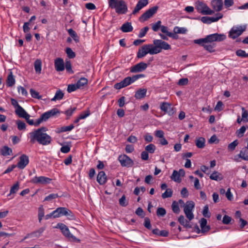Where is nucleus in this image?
Here are the masks:
<instances>
[{
	"label": "nucleus",
	"instance_id": "obj_1",
	"mask_svg": "<svg viewBox=\"0 0 248 248\" xmlns=\"http://www.w3.org/2000/svg\"><path fill=\"white\" fill-rule=\"evenodd\" d=\"M226 36L224 34L214 33L207 35L205 38L195 39L193 41L195 44L203 47L208 52L212 53L215 51V44L211 43L214 42H221L224 40Z\"/></svg>",
	"mask_w": 248,
	"mask_h": 248
},
{
	"label": "nucleus",
	"instance_id": "obj_2",
	"mask_svg": "<svg viewBox=\"0 0 248 248\" xmlns=\"http://www.w3.org/2000/svg\"><path fill=\"white\" fill-rule=\"evenodd\" d=\"M46 131L47 128L43 126L30 133V142L34 143L35 141H37L39 144L43 145L50 144L52 138L46 133Z\"/></svg>",
	"mask_w": 248,
	"mask_h": 248
},
{
	"label": "nucleus",
	"instance_id": "obj_3",
	"mask_svg": "<svg viewBox=\"0 0 248 248\" xmlns=\"http://www.w3.org/2000/svg\"><path fill=\"white\" fill-rule=\"evenodd\" d=\"M143 49L147 54H156L161 52L162 50H170V46L167 42L161 39H155L153 41V44L145 45L142 46Z\"/></svg>",
	"mask_w": 248,
	"mask_h": 248
},
{
	"label": "nucleus",
	"instance_id": "obj_4",
	"mask_svg": "<svg viewBox=\"0 0 248 248\" xmlns=\"http://www.w3.org/2000/svg\"><path fill=\"white\" fill-rule=\"evenodd\" d=\"M109 7L114 8L116 12L118 14H124L127 11V5L124 0L117 1Z\"/></svg>",
	"mask_w": 248,
	"mask_h": 248
},
{
	"label": "nucleus",
	"instance_id": "obj_5",
	"mask_svg": "<svg viewBox=\"0 0 248 248\" xmlns=\"http://www.w3.org/2000/svg\"><path fill=\"white\" fill-rule=\"evenodd\" d=\"M55 228H59L61 230L62 234L67 238H71L74 241L79 242L80 240L72 234L68 228L63 223H58Z\"/></svg>",
	"mask_w": 248,
	"mask_h": 248
},
{
	"label": "nucleus",
	"instance_id": "obj_6",
	"mask_svg": "<svg viewBox=\"0 0 248 248\" xmlns=\"http://www.w3.org/2000/svg\"><path fill=\"white\" fill-rule=\"evenodd\" d=\"M195 8L199 13L202 15H211L214 13V11L210 9L206 4L198 1L196 3Z\"/></svg>",
	"mask_w": 248,
	"mask_h": 248
},
{
	"label": "nucleus",
	"instance_id": "obj_7",
	"mask_svg": "<svg viewBox=\"0 0 248 248\" xmlns=\"http://www.w3.org/2000/svg\"><path fill=\"white\" fill-rule=\"evenodd\" d=\"M158 6H155L146 11L140 17V22H144L152 17L157 11Z\"/></svg>",
	"mask_w": 248,
	"mask_h": 248
},
{
	"label": "nucleus",
	"instance_id": "obj_8",
	"mask_svg": "<svg viewBox=\"0 0 248 248\" xmlns=\"http://www.w3.org/2000/svg\"><path fill=\"white\" fill-rule=\"evenodd\" d=\"M246 29L245 26L233 27L230 31L228 36L233 39L237 38L245 31Z\"/></svg>",
	"mask_w": 248,
	"mask_h": 248
},
{
	"label": "nucleus",
	"instance_id": "obj_9",
	"mask_svg": "<svg viewBox=\"0 0 248 248\" xmlns=\"http://www.w3.org/2000/svg\"><path fill=\"white\" fill-rule=\"evenodd\" d=\"M118 160L123 167L127 168L132 167L134 165L133 161L127 155H120L118 157Z\"/></svg>",
	"mask_w": 248,
	"mask_h": 248
},
{
	"label": "nucleus",
	"instance_id": "obj_10",
	"mask_svg": "<svg viewBox=\"0 0 248 248\" xmlns=\"http://www.w3.org/2000/svg\"><path fill=\"white\" fill-rule=\"evenodd\" d=\"M160 109L165 113L168 114L170 116H172L175 111V108L171 107L170 103L168 102H162L160 105Z\"/></svg>",
	"mask_w": 248,
	"mask_h": 248
},
{
	"label": "nucleus",
	"instance_id": "obj_11",
	"mask_svg": "<svg viewBox=\"0 0 248 248\" xmlns=\"http://www.w3.org/2000/svg\"><path fill=\"white\" fill-rule=\"evenodd\" d=\"M216 16V17L203 16L201 18V20L204 24H209L217 21L223 17V15L220 13L217 14Z\"/></svg>",
	"mask_w": 248,
	"mask_h": 248
},
{
	"label": "nucleus",
	"instance_id": "obj_12",
	"mask_svg": "<svg viewBox=\"0 0 248 248\" xmlns=\"http://www.w3.org/2000/svg\"><path fill=\"white\" fill-rule=\"evenodd\" d=\"M147 66V63L144 62H140L132 66L130 69V71L131 73L140 72L145 70Z\"/></svg>",
	"mask_w": 248,
	"mask_h": 248
},
{
	"label": "nucleus",
	"instance_id": "obj_13",
	"mask_svg": "<svg viewBox=\"0 0 248 248\" xmlns=\"http://www.w3.org/2000/svg\"><path fill=\"white\" fill-rule=\"evenodd\" d=\"M29 157L27 155H22L19 157V161L17 164V167L20 169H23L29 164Z\"/></svg>",
	"mask_w": 248,
	"mask_h": 248
},
{
	"label": "nucleus",
	"instance_id": "obj_14",
	"mask_svg": "<svg viewBox=\"0 0 248 248\" xmlns=\"http://www.w3.org/2000/svg\"><path fill=\"white\" fill-rule=\"evenodd\" d=\"M51 179L45 176H35L31 182L34 184H47L50 183Z\"/></svg>",
	"mask_w": 248,
	"mask_h": 248
},
{
	"label": "nucleus",
	"instance_id": "obj_15",
	"mask_svg": "<svg viewBox=\"0 0 248 248\" xmlns=\"http://www.w3.org/2000/svg\"><path fill=\"white\" fill-rule=\"evenodd\" d=\"M131 84L129 77L124 78L123 80L119 83L114 84V87L115 89L120 90L123 88L127 87Z\"/></svg>",
	"mask_w": 248,
	"mask_h": 248
},
{
	"label": "nucleus",
	"instance_id": "obj_16",
	"mask_svg": "<svg viewBox=\"0 0 248 248\" xmlns=\"http://www.w3.org/2000/svg\"><path fill=\"white\" fill-rule=\"evenodd\" d=\"M148 4V0H140L133 11L132 14L136 15L140 10H141L143 7L146 6Z\"/></svg>",
	"mask_w": 248,
	"mask_h": 248
},
{
	"label": "nucleus",
	"instance_id": "obj_17",
	"mask_svg": "<svg viewBox=\"0 0 248 248\" xmlns=\"http://www.w3.org/2000/svg\"><path fill=\"white\" fill-rule=\"evenodd\" d=\"M54 65L56 70L58 72L62 71L64 70V63L62 58H57L55 60Z\"/></svg>",
	"mask_w": 248,
	"mask_h": 248
},
{
	"label": "nucleus",
	"instance_id": "obj_18",
	"mask_svg": "<svg viewBox=\"0 0 248 248\" xmlns=\"http://www.w3.org/2000/svg\"><path fill=\"white\" fill-rule=\"evenodd\" d=\"M211 4L212 8L217 12H219L222 9L223 1L222 0H213Z\"/></svg>",
	"mask_w": 248,
	"mask_h": 248
},
{
	"label": "nucleus",
	"instance_id": "obj_19",
	"mask_svg": "<svg viewBox=\"0 0 248 248\" xmlns=\"http://www.w3.org/2000/svg\"><path fill=\"white\" fill-rule=\"evenodd\" d=\"M97 181L100 185H104L107 182V176L104 171H100L97 176Z\"/></svg>",
	"mask_w": 248,
	"mask_h": 248
},
{
	"label": "nucleus",
	"instance_id": "obj_20",
	"mask_svg": "<svg viewBox=\"0 0 248 248\" xmlns=\"http://www.w3.org/2000/svg\"><path fill=\"white\" fill-rule=\"evenodd\" d=\"M67 208L65 207H58L55 210L53 211L54 218L59 217L61 216H64L66 212Z\"/></svg>",
	"mask_w": 248,
	"mask_h": 248
},
{
	"label": "nucleus",
	"instance_id": "obj_21",
	"mask_svg": "<svg viewBox=\"0 0 248 248\" xmlns=\"http://www.w3.org/2000/svg\"><path fill=\"white\" fill-rule=\"evenodd\" d=\"M178 222L186 228H191L192 225L190 224V221H188L185 219V217L183 215H181L178 219Z\"/></svg>",
	"mask_w": 248,
	"mask_h": 248
},
{
	"label": "nucleus",
	"instance_id": "obj_22",
	"mask_svg": "<svg viewBox=\"0 0 248 248\" xmlns=\"http://www.w3.org/2000/svg\"><path fill=\"white\" fill-rule=\"evenodd\" d=\"M207 221L204 218H202L200 220V225L201 227V232L205 233L208 232L210 229L209 226H207Z\"/></svg>",
	"mask_w": 248,
	"mask_h": 248
},
{
	"label": "nucleus",
	"instance_id": "obj_23",
	"mask_svg": "<svg viewBox=\"0 0 248 248\" xmlns=\"http://www.w3.org/2000/svg\"><path fill=\"white\" fill-rule=\"evenodd\" d=\"M120 29L124 32H128L132 31L133 28L131 22H126L122 25Z\"/></svg>",
	"mask_w": 248,
	"mask_h": 248
},
{
	"label": "nucleus",
	"instance_id": "obj_24",
	"mask_svg": "<svg viewBox=\"0 0 248 248\" xmlns=\"http://www.w3.org/2000/svg\"><path fill=\"white\" fill-rule=\"evenodd\" d=\"M147 92L146 89H140L135 92V97L137 99H140L145 97Z\"/></svg>",
	"mask_w": 248,
	"mask_h": 248
},
{
	"label": "nucleus",
	"instance_id": "obj_25",
	"mask_svg": "<svg viewBox=\"0 0 248 248\" xmlns=\"http://www.w3.org/2000/svg\"><path fill=\"white\" fill-rule=\"evenodd\" d=\"M15 112L20 118H24L28 117V113L21 106H19L18 108L16 109Z\"/></svg>",
	"mask_w": 248,
	"mask_h": 248
},
{
	"label": "nucleus",
	"instance_id": "obj_26",
	"mask_svg": "<svg viewBox=\"0 0 248 248\" xmlns=\"http://www.w3.org/2000/svg\"><path fill=\"white\" fill-rule=\"evenodd\" d=\"M49 118L46 112L43 113L40 117L35 122V126H38L41 123L46 121Z\"/></svg>",
	"mask_w": 248,
	"mask_h": 248
},
{
	"label": "nucleus",
	"instance_id": "obj_27",
	"mask_svg": "<svg viewBox=\"0 0 248 248\" xmlns=\"http://www.w3.org/2000/svg\"><path fill=\"white\" fill-rule=\"evenodd\" d=\"M238 156L244 160L248 161V149L243 148L240 151Z\"/></svg>",
	"mask_w": 248,
	"mask_h": 248
},
{
	"label": "nucleus",
	"instance_id": "obj_28",
	"mask_svg": "<svg viewBox=\"0 0 248 248\" xmlns=\"http://www.w3.org/2000/svg\"><path fill=\"white\" fill-rule=\"evenodd\" d=\"M210 178L211 180L219 181H221L223 179V177L220 173L218 171H215L210 175Z\"/></svg>",
	"mask_w": 248,
	"mask_h": 248
},
{
	"label": "nucleus",
	"instance_id": "obj_29",
	"mask_svg": "<svg viewBox=\"0 0 248 248\" xmlns=\"http://www.w3.org/2000/svg\"><path fill=\"white\" fill-rule=\"evenodd\" d=\"M1 154L3 156L10 155L12 153V150L7 146H4L0 149Z\"/></svg>",
	"mask_w": 248,
	"mask_h": 248
},
{
	"label": "nucleus",
	"instance_id": "obj_30",
	"mask_svg": "<svg viewBox=\"0 0 248 248\" xmlns=\"http://www.w3.org/2000/svg\"><path fill=\"white\" fill-rule=\"evenodd\" d=\"M205 140L204 138L200 137L195 141L196 145L199 148H203L205 146Z\"/></svg>",
	"mask_w": 248,
	"mask_h": 248
},
{
	"label": "nucleus",
	"instance_id": "obj_31",
	"mask_svg": "<svg viewBox=\"0 0 248 248\" xmlns=\"http://www.w3.org/2000/svg\"><path fill=\"white\" fill-rule=\"evenodd\" d=\"M63 96L64 93L61 90H57L54 97L51 99V101H55L58 100H61L63 98Z\"/></svg>",
	"mask_w": 248,
	"mask_h": 248
},
{
	"label": "nucleus",
	"instance_id": "obj_32",
	"mask_svg": "<svg viewBox=\"0 0 248 248\" xmlns=\"http://www.w3.org/2000/svg\"><path fill=\"white\" fill-rule=\"evenodd\" d=\"M195 206L193 201H188L184 206V211H192Z\"/></svg>",
	"mask_w": 248,
	"mask_h": 248
},
{
	"label": "nucleus",
	"instance_id": "obj_33",
	"mask_svg": "<svg viewBox=\"0 0 248 248\" xmlns=\"http://www.w3.org/2000/svg\"><path fill=\"white\" fill-rule=\"evenodd\" d=\"M88 80L85 78H81L77 82V87L80 89L82 88L85 85L87 84Z\"/></svg>",
	"mask_w": 248,
	"mask_h": 248
},
{
	"label": "nucleus",
	"instance_id": "obj_34",
	"mask_svg": "<svg viewBox=\"0 0 248 248\" xmlns=\"http://www.w3.org/2000/svg\"><path fill=\"white\" fill-rule=\"evenodd\" d=\"M68 32L76 43H78L79 42V37L77 35L76 32L75 31H74L72 29H69L68 30Z\"/></svg>",
	"mask_w": 248,
	"mask_h": 248
},
{
	"label": "nucleus",
	"instance_id": "obj_35",
	"mask_svg": "<svg viewBox=\"0 0 248 248\" xmlns=\"http://www.w3.org/2000/svg\"><path fill=\"white\" fill-rule=\"evenodd\" d=\"M15 83V79L14 78L12 73H11L7 77L6 80V85L8 87H11L14 85Z\"/></svg>",
	"mask_w": 248,
	"mask_h": 248
},
{
	"label": "nucleus",
	"instance_id": "obj_36",
	"mask_svg": "<svg viewBox=\"0 0 248 248\" xmlns=\"http://www.w3.org/2000/svg\"><path fill=\"white\" fill-rule=\"evenodd\" d=\"M42 62L37 59L34 62V69L36 73L40 74L41 72Z\"/></svg>",
	"mask_w": 248,
	"mask_h": 248
},
{
	"label": "nucleus",
	"instance_id": "obj_37",
	"mask_svg": "<svg viewBox=\"0 0 248 248\" xmlns=\"http://www.w3.org/2000/svg\"><path fill=\"white\" fill-rule=\"evenodd\" d=\"M170 178L174 181L177 183H180L182 180L180 177V174H178V172L176 170H173Z\"/></svg>",
	"mask_w": 248,
	"mask_h": 248
},
{
	"label": "nucleus",
	"instance_id": "obj_38",
	"mask_svg": "<svg viewBox=\"0 0 248 248\" xmlns=\"http://www.w3.org/2000/svg\"><path fill=\"white\" fill-rule=\"evenodd\" d=\"M16 124L17 125V128L19 130H25L26 128V124L21 121V120H17L16 121Z\"/></svg>",
	"mask_w": 248,
	"mask_h": 248
},
{
	"label": "nucleus",
	"instance_id": "obj_39",
	"mask_svg": "<svg viewBox=\"0 0 248 248\" xmlns=\"http://www.w3.org/2000/svg\"><path fill=\"white\" fill-rule=\"evenodd\" d=\"M145 151L149 153L153 154L156 149L155 146L153 144H150L145 147Z\"/></svg>",
	"mask_w": 248,
	"mask_h": 248
},
{
	"label": "nucleus",
	"instance_id": "obj_40",
	"mask_svg": "<svg viewBox=\"0 0 248 248\" xmlns=\"http://www.w3.org/2000/svg\"><path fill=\"white\" fill-rule=\"evenodd\" d=\"M65 52L67 57L70 59H73L76 57L75 53L70 47H67L66 48Z\"/></svg>",
	"mask_w": 248,
	"mask_h": 248
},
{
	"label": "nucleus",
	"instance_id": "obj_41",
	"mask_svg": "<svg viewBox=\"0 0 248 248\" xmlns=\"http://www.w3.org/2000/svg\"><path fill=\"white\" fill-rule=\"evenodd\" d=\"M238 142L237 140H234L230 143L228 146V150L230 151H233L235 150L236 146L238 145Z\"/></svg>",
	"mask_w": 248,
	"mask_h": 248
},
{
	"label": "nucleus",
	"instance_id": "obj_42",
	"mask_svg": "<svg viewBox=\"0 0 248 248\" xmlns=\"http://www.w3.org/2000/svg\"><path fill=\"white\" fill-rule=\"evenodd\" d=\"M171 207H172V211L174 213H176V214L179 213L180 210V208L179 207L178 203H177L175 201H174L172 203Z\"/></svg>",
	"mask_w": 248,
	"mask_h": 248
},
{
	"label": "nucleus",
	"instance_id": "obj_43",
	"mask_svg": "<svg viewBox=\"0 0 248 248\" xmlns=\"http://www.w3.org/2000/svg\"><path fill=\"white\" fill-rule=\"evenodd\" d=\"M242 118L244 122H248V111L244 107L242 108Z\"/></svg>",
	"mask_w": 248,
	"mask_h": 248
},
{
	"label": "nucleus",
	"instance_id": "obj_44",
	"mask_svg": "<svg viewBox=\"0 0 248 248\" xmlns=\"http://www.w3.org/2000/svg\"><path fill=\"white\" fill-rule=\"evenodd\" d=\"M172 195V190L170 188H167L166 191L162 194V197L163 199L170 198Z\"/></svg>",
	"mask_w": 248,
	"mask_h": 248
},
{
	"label": "nucleus",
	"instance_id": "obj_45",
	"mask_svg": "<svg viewBox=\"0 0 248 248\" xmlns=\"http://www.w3.org/2000/svg\"><path fill=\"white\" fill-rule=\"evenodd\" d=\"M19 188V185L18 182H16L15 184L11 188L10 193L9 195L16 193Z\"/></svg>",
	"mask_w": 248,
	"mask_h": 248
},
{
	"label": "nucleus",
	"instance_id": "obj_46",
	"mask_svg": "<svg viewBox=\"0 0 248 248\" xmlns=\"http://www.w3.org/2000/svg\"><path fill=\"white\" fill-rule=\"evenodd\" d=\"M30 93L31 97L34 98L38 99H42V96L39 95V93L32 89L30 90Z\"/></svg>",
	"mask_w": 248,
	"mask_h": 248
},
{
	"label": "nucleus",
	"instance_id": "obj_47",
	"mask_svg": "<svg viewBox=\"0 0 248 248\" xmlns=\"http://www.w3.org/2000/svg\"><path fill=\"white\" fill-rule=\"evenodd\" d=\"M246 130V127L245 126H242L239 129L236 131V136L239 138L243 137Z\"/></svg>",
	"mask_w": 248,
	"mask_h": 248
},
{
	"label": "nucleus",
	"instance_id": "obj_48",
	"mask_svg": "<svg viewBox=\"0 0 248 248\" xmlns=\"http://www.w3.org/2000/svg\"><path fill=\"white\" fill-rule=\"evenodd\" d=\"M144 77L145 75L144 74H138L133 76L132 77H129V78L130 79L131 84H132L139 78H144Z\"/></svg>",
	"mask_w": 248,
	"mask_h": 248
},
{
	"label": "nucleus",
	"instance_id": "obj_49",
	"mask_svg": "<svg viewBox=\"0 0 248 248\" xmlns=\"http://www.w3.org/2000/svg\"><path fill=\"white\" fill-rule=\"evenodd\" d=\"M144 77L145 75L144 74H138L133 76L132 77H129V78L130 79L131 84H132L139 78H144Z\"/></svg>",
	"mask_w": 248,
	"mask_h": 248
},
{
	"label": "nucleus",
	"instance_id": "obj_50",
	"mask_svg": "<svg viewBox=\"0 0 248 248\" xmlns=\"http://www.w3.org/2000/svg\"><path fill=\"white\" fill-rule=\"evenodd\" d=\"M147 55V52L143 49V47L141 46L140 48H139L138 52L137 57L138 58H142Z\"/></svg>",
	"mask_w": 248,
	"mask_h": 248
},
{
	"label": "nucleus",
	"instance_id": "obj_51",
	"mask_svg": "<svg viewBox=\"0 0 248 248\" xmlns=\"http://www.w3.org/2000/svg\"><path fill=\"white\" fill-rule=\"evenodd\" d=\"M66 71L71 74L74 73V71L72 68V65L70 61H66L65 66Z\"/></svg>",
	"mask_w": 248,
	"mask_h": 248
},
{
	"label": "nucleus",
	"instance_id": "obj_52",
	"mask_svg": "<svg viewBox=\"0 0 248 248\" xmlns=\"http://www.w3.org/2000/svg\"><path fill=\"white\" fill-rule=\"evenodd\" d=\"M149 30V27L146 26L141 29L140 31L139 34H138V37L140 38H142L145 36L147 31Z\"/></svg>",
	"mask_w": 248,
	"mask_h": 248
},
{
	"label": "nucleus",
	"instance_id": "obj_53",
	"mask_svg": "<svg viewBox=\"0 0 248 248\" xmlns=\"http://www.w3.org/2000/svg\"><path fill=\"white\" fill-rule=\"evenodd\" d=\"M166 214V211L165 208L162 207L158 208L156 211V215L158 217H164Z\"/></svg>",
	"mask_w": 248,
	"mask_h": 248
},
{
	"label": "nucleus",
	"instance_id": "obj_54",
	"mask_svg": "<svg viewBox=\"0 0 248 248\" xmlns=\"http://www.w3.org/2000/svg\"><path fill=\"white\" fill-rule=\"evenodd\" d=\"M46 228L42 227L38 229L37 231H35L29 234L28 236H32V235H34L36 233H38V235H36V237H39L41 236V234L43 233V232L45 231Z\"/></svg>",
	"mask_w": 248,
	"mask_h": 248
},
{
	"label": "nucleus",
	"instance_id": "obj_55",
	"mask_svg": "<svg viewBox=\"0 0 248 248\" xmlns=\"http://www.w3.org/2000/svg\"><path fill=\"white\" fill-rule=\"evenodd\" d=\"M144 227L148 230H151L152 228V225L151 224L150 219L149 217H146L144 218Z\"/></svg>",
	"mask_w": 248,
	"mask_h": 248
},
{
	"label": "nucleus",
	"instance_id": "obj_56",
	"mask_svg": "<svg viewBox=\"0 0 248 248\" xmlns=\"http://www.w3.org/2000/svg\"><path fill=\"white\" fill-rule=\"evenodd\" d=\"M47 114L49 117L50 118L51 117L54 116L56 115L57 113H60V111L58 108H54L48 111H46Z\"/></svg>",
	"mask_w": 248,
	"mask_h": 248
},
{
	"label": "nucleus",
	"instance_id": "obj_57",
	"mask_svg": "<svg viewBox=\"0 0 248 248\" xmlns=\"http://www.w3.org/2000/svg\"><path fill=\"white\" fill-rule=\"evenodd\" d=\"M202 215L205 217L209 218L210 217L211 214L209 212V208L207 205L204 206L202 211Z\"/></svg>",
	"mask_w": 248,
	"mask_h": 248
},
{
	"label": "nucleus",
	"instance_id": "obj_58",
	"mask_svg": "<svg viewBox=\"0 0 248 248\" xmlns=\"http://www.w3.org/2000/svg\"><path fill=\"white\" fill-rule=\"evenodd\" d=\"M173 31L175 33H183L184 34L186 31V29L184 28H179L178 27H175L174 28Z\"/></svg>",
	"mask_w": 248,
	"mask_h": 248
},
{
	"label": "nucleus",
	"instance_id": "obj_59",
	"mask_svg": "<svg viewBox=\"0 0 248 248\" xmlns=\"http://www.w3.org/2000/svg\"><path fill=\"white\" fill-rule=\"evenodd\" d=\"M119 204L120 205L125 207L128 204V202L126 200V197L124 195H123L122 197L119 199Z\"/></svg>",
	"mask_w": 248,
	"mask_h": 248
},
{
	"label": "nucleus",
	"instance_id": "obj_60",
	"mask_svg": "<svg viewBox=\"0 0 248 248\" xmlns=\"http://www.w3.org/2000/svg\"><path fill=\"white\" fill-rule=\"evenodd\" d=\"M161 22L160 20L158 21L155 24H153L152 27V30L154 31H158L161 27Z\"/></svg>",
	"mask_w": 248,
	"mask_h": 248
},
{
	"label": "nucleus",
	"instance_id": "obj_61",
	"mask_svg": "<svg viewBox=\"0 0 248 248\" xmlns=\"http://www.w3.org/2000/svg\"><path fill=\"white\" fill-rule=\"evenodd\" d=\"M66 212L67 214H65L64 216H66L68 219L70 220L75 219V216L71 210L67 208Z\"/></svg>",
	"mask_w": 248,
	"mask_h": 248
},
{
	"label": "nucleus",
	"instance_id": "obj_62",
	"mask_svg": "<svg viewBox=\"0 0 248 248\" xmlns=\"http://www.w3.org/2000/svg\"><path fill=\"white\" fill-rule=\"evenodd\" d=\"M59 197L57 194L52 193L46 197L44 201H50L53 199H55Z\"/></svg>",
	"mask_w": 248,
	"mask_h": 248
},
{
	"label": "nucleus",
	"instance_id": "obj_63",
	"mask_svg": "<svg viewBox=\"0 0 248 248\" xmlns=\"http://www.w3.org/2000/svg\"><path fill=\"white\" fill-rule=\"evenodd\" d=\"M232 220V218L231 217H229L228 215H225L222 219V223L224 224L228 225L229 224H231V222Z\"/></svg>",
	"mask_w": 248,
	"mask_h": 248
},
{
	"label": "nucleus",
	"instance_id": "obj_64",
	"mask_svg": "<svg viewBox=\"0 0 248 248\" xmlns=\"http://www.w3.org/2000/svg\"><path fill=\"white\" fill-rule=\"evenodd\" d=\"M135 213L141 218L144 217L145 216V213L141 207H138L136 210Z\"/></svg>",
	"mask_w": 248,
	"mask_h": 248
}]
</instances>
